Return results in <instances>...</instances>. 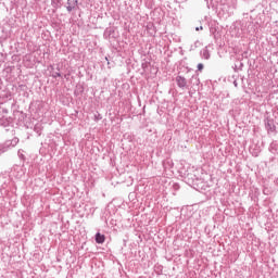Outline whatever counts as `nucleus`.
Returning a JSON list of instances; mask_svg holds the SVG:
<instances>
[{
    "label": "nucleus",
    "instance_id": "obj_1",
    "mask_svg": "<svg viewBox=\"0 0 278 278\" xmlns=\"http://www.w3.org/2000/svg\"><path fill=\"white\" fill-rule=\"evenodd\" d=\"M238 9V0H231L229 4H224L222 8V12L226 15V18L228 16H233V13Z\"/></svg>",
    "mask_w": 278,
    "mask_h": 278
},
{
    "label": "nucleus",
    "instance_id": "obj_2",
    "mask_svg": "<svg viewBox=\"0 0 278 278\" xmlns=\"http://www.w3.org/2000/svg\"><path fill=\"white\" fill-rule=\"evenodd\" d=\"M8 101H12V92L0 84V104L8 103Z\"/></svg>",
    "mask_w": 278,
    "mask_h": 278
},
{
    "label": "nucleus",
    "instance_id": "obj_3",
    "mask_svg": "<svg viewBox=\"0 0 278 278\" xmlns=\"http://www.w3.org/2000/svg\"><path fill=\"white\" fill-rule=\"evenodd\" d=\"M18 144V138L14 137L12 140H7L2 146H0V155L7 153L9 149H14Z\"/></svg>",
    "mask_w": 278,
    "mask_h": 278
},
{
    "label": "nucleus",
    "instance_id": "obj_4",
    "mask_svg": "<svg viewBox=\"0 0 278 278\" xmlns=\"http://www.w3.org/2000/svg\"><path fill=\"white\" fill-rule=\"evenodd\" d=\"M176 84L180 90H190V85L188 84V79L186 77L178 75L176 77Z\"/></svg>",
    "mask_w": 278,
    "mask_h": 278
},
{
    "label": "nucleus",
    "instance_id": "obj_5",
    "mask_svg": "<svg viewBox=\"0 0 278 278\" xmlns=\"http://www.w3.org/2000/svg\"><path fill=\"white\" fill-rule=\"evenodd\" d=\"M77 5H78L77 0H67V5H66L67 12L74 11Z\"/></svg>",
    "mask_w": 278,
    "mask_h": 278
},
{
    "label": "nucleus",
    "instance_id": "obj_6",
    "mask_svg": "<svg viewBox=\"0 0 278 278\" xmlns=\"http://www.w3.org/2000/svg\"><path fill=\"white\" fill-rule=\"evenodd\" d=\"M265 127L267 129V131H275V121L270 119V118H267L265 121Z\"/></svg>",
    "mask_w": 278,
    "mask_h": 278
},
{
    "label": "nucleus",
    "instance_id": "obj_7",
    "mask_svg": "<svg viewBox=\"0 0 278 278\" xmlns=\"http://www.w3.org/2000/svg\"><path fill=\"white\" fill-rule=\"evenodd\" d=\"M96 242L97 244H103V242H105V235H102L101 232H97Z\"/></svg>",
    "mask_w": 278,
    "mask_h": 278
},
{
    "label": "nucleus",
    "instance_id": "obj_8",
    "mask_svg": "<svg viewBox=\"0 0 278 278\" xmlns=\"http://www.w3.org/2000/svg\"><path fill=\"white\" fill-rule=\"evenodd\" d=\"M189 84L191 85V88H194V86L201 84V80L199 79V76H192Z\"/></svg>",
    "mask_w": 278,
    "mask_h": 278
},
{
    "label": "nucleus",
    "instance_id": "obj_9",
    "mask_svg": "<svg viewBox=\"0 0 278 278\" xmlns=\"http://www.w3.org/2000/svg\"><path fill=\"white\" fill-rule=\"evenodd\" d=\"M277 150H278V141L275 140L270 143L269 151L270 153H277Z\"/></svg>",
    "mask_w": 278,
    "mask_h": 278
},
{
    "label": "nucleus",
    "instance_id": "obj_10",
    "mask_svg": "<svg viewBox=\"0 0 278 278\" xmlns=\"http://www.w3.org/2000/svg\"><path fill=\"white\" fill-rule=\"evenodd\" d=\"M201 56L204 60H210V50H207V48L203 49L202 52H201Z\"/></svg>",
    "mask_w": 278,
    "mask_h": 278
},
{
    "label": "nucleus",
    "instance_id": "obj_11",
    "mask_svg": "<svg viewBox=\"0 0 278 278\" xmlns=\"http://www.w3.org/2000/svg\"><path fill=\"white\" fill-rule=\"evenodd\" d=\"M260 147L255 146L254 148H251V153L254 157H257L260 155Z\"/></svg>",
    "mask_w": 278,
    "mask_h": 278
},
{
    "label": "nucleus",
    "instance_id": "obj_12",
    "mask_svg": "<svg viewBox=\"0 0 278 278\" xmlns=\"http://www.w3.org/2000/svg\"><path fill=\"white\" fill-rule=\"evenodd\" d=\"M244 67V63L242 62H239V65L238 64H235V72L238 73V71H242V68Z\"/></svg>",
    "mask_w": 278,
    "mask_h": 278
},
{
    "label": "nucleus",
    "instance_id": "obj_13",
    "mask_svg": "<svg viewBox=\"0 0 278 278\" xmlns=\"http://www.w3.org/2000/svg\"><path fill=\"white\" fill-rule=\"evenodd\" d=\"M113 33H114V30H112V28H106L104 30V38H106L108 36H112Z\"/></svg>",
    "mask_w": 278,
    "mask_h": 278
},
{
    "label": "nucleus",
    "instance_id": "obj_14",
    "mask_svg": "<svg viewBox=\"0 0 278 278\" xmlns=\"http://www.w3.org/2000/svg\"><path fill=\"white\" fill-rule=\"evenodd\" d=\"M102 118H103V116H101L99 113L94 114L96 123H99V121H101Z\"/></svg>",
    "mask_w": 278,
    "mask_h": 278
},
{
    "label": "nucleus",
    "instance_id": "obj_15",
    "mask_svg": "<svg viewBox=\"0 0 278 278\" xmlns=\"http://www.w3.org/2000/svg\"><path fill=\"white\" fill-rule=\"evenodd\" d=\"M52 5H62V0H51Z\"/></svg>",
    "mask_w": 278,
    "mask_h": 278
},
{
    "label": "nucleus",
    "instance_id": "obj_16",
    "mask_svg": "<svg viewBox=\"0 0 278 278\" xmlns=\"http://www.w3.org/2000/svg\"><path fill=\"white\" fill-rule=\"evenodd\" d=\"M53 79H56V77H62V74L60 72H54L52 74Z\"/></svg>",
    "mask_w": 278,
    "mask_h": 278
},
{
    "label": "nucleus",
    "instance_id": "obj_17",
    "mask_svg": "<svg viewBox=\"0 0 278 278\" xmlns=\"http://www.w3.org/2000/svg\"><path fill=\"white\" fill-rule=\"evenodd\" d=\"M210 31L214 38H216V28H210Z\"/></svg>",
    "mask_w": 278,
    "mask_h": 278
},
{
    "label": "nucleus",
    "instance_id": "obj_18",
    "mask_svg": "<svg viewBox=\"0 0 278 278\" xmlns=\"http://www.w3.org/2000/svg\"><path fill=\"white\" fill-rule=\"evenodd\" d=\"M203 68H205V66L203 65V63H199V64H198V71H203Z\"/></svg>",
    "mask_w": 278,
    "mask_h": 278
},
{
    "label": "nucleus",
    "instance_id": "obj_19",
    "mask_svg": "<svg viewBox=\"0 0 278 278\" xmlns=\"http://www.w3.org/2000/svg\"><path fill=\"white\" fill-rule=\"evenodd\" d=\"M241 55L242 58H249V51H243Z\"/></svg>",
    "mask_w": 278,
    "mask_h": 278
},
{
    "label": "nucleus",
    "instance_id": "obj_20",
    "mask_svg": "<svg viewBox=\"0 0 278 278\" xmlns=\"http://www.w3.org/2000/svg\"><path fill=\"white\" fill-rule=\"evenodd\" d=\"M35 131L40 136V127H38V125L35 126Z\"/></svg>",
    "mask_w": 278,
    "mask_h": 278
},
{
    "label": "nucleus",
    "instance_id": "obj_21",
    "mask_svg": "<svg viewBox=\"0 0 278 278\" xmlns=\"http://www.w3.org/2000/svg\"><path fill=\"white\" fill-rule=\"evenodd\" d=\"M203 29V26L195 27V31H201Z\"/></svg>",
    "mask_w": 278,
    "mask_h": 278
},
{
    "label": "nucleus",
    "instance_id": "obj_22",
    "mask_svg": "<svg viewBox=\"0 0 278 278\" xmlns=\"http://www.w3.org/2000/svg\"><path fill=\"white\" fill-rule=\"evenodd\" d=\"M1 66H3V61H0V68H1Z\"/></svg>",
    "mask_w": 278,
    "mask_h": 278
},
{
    "label": "nucleus",
    "instance_id": "obj_23",
    "mask_svg": "<svg viewBox=\"0 0 278 278\" xmlns=\"http://www.w3.org/2000/svg\"><path fill=\"white\" fill-rule=\"evenodd\" d=\"M233 84H235L236 87H238V83L236 80L233 81Z\"/></svg>",
    "mask_w": 278,
    "mask_h": 278
}]
</instances>
